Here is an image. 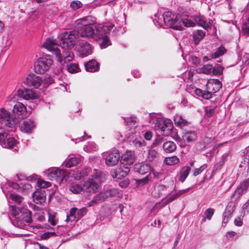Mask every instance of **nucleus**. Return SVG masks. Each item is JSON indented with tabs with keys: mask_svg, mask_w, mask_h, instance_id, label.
Masks as SVG:
<instances>
[{
	"mask_svg": "<svg viewBox=\"0 0 249 249\" xmlns=\"http://www.w3.org/2000/svg\"><path fill=\"white\" fill-rule=\"evenodd\" d=\"M79 32L76 30L71 31H65L60 34L58 38L60 40V45L63 49L61 53L58 48V42L56 39L49 37L44 42L43 46L48 51L52 52L56 56L57 60L62 63L63 60L65 63L70 62L72 60L73 53L70 51L75 44L76 39L78 38Z\"/></svg>",
	"mask_w": 249,
	"mask_h": 249,
	"instance_id": "obj_1",
	"label": "nucleus"
},
{
	"mask_svg": "<svg viewBox=\"0 0 249 249\" xmlns=\"http://www.w3.org/2000/svg\"><path fill=\"white\" fill-rule=\"evenodd\" d=\"M6 110L1 108L0 111V142H3L10 132L14 131L15 121Z\"/></svg>",
	"mask_w": 249,
	"mask_h": 249,
	"instance_id": "obj_2",
	"label": "nucleus"
},
{
	"mask_svg": "<svg viewBox=\"0 0 249 249\" xmlns=\"http://www.w3.org/2000/svg\"><path fill=\"white\" fill-rule=\"evenodd\" d=\"M163 23L165 25L177 30H182V27L179 25V15H175L169 11L162 14Z\"/></svg>",
	"mask_w": 249,
	"mask_h": 249,
	"instance_id": "obj_3",
	"label": "nucleus"
},
{
	"mask_svg": "<svg viewBox=\"0 0 249 249\" xmlns=\"http://www.w3.org/2000/svg\"><path fill=\"white\" fill-rule=\"evenodd\" d=\"M19 214L17 219L12 221V223L15 227L23 229L25 226V223L32 222L31 212L28 210L22 209Z\"/></svg>",
	"mask_w": 249,
	"mask_h": 249,
	"instance_id": "obj_4",
	"label": "nucleus"
},
{
	"mask_svg": "<svg viewBox=\"0 0 249 249\" xmlns=\"http://www.w3.org/2000/svg\"><path fill=\"white\" fill-rule=\"evenodd\" d=\"M52 64V60L50 57H41L35 64V71L38 74L44 73L49 69Z\"/></svg>",
	"mask_w": 249,
	"mask_h": 249,
	"instance_id": "obj_5",
	"label": "nucleus"
},
{
	"mask_svg": "<svg viewBox=\"0 0 249 249\" xmlns=\"http://www.w3.org/2000/svg\"><path fill=\"white\" fill-rule=\"evenodd\" d=\"M155 128L160 130L161 134L165 136H169L173 128V124L170 120L165 121L163 119H158L155 124Z\"/></svg>",
	"mask_w": 249,
	"mask_h": 249,
	"instance_id": "obj_6",
	"label": "nucleus"
},
{
	"mask_svg": "<svg viewBox=\"0 0 249 249\" xmlns=\"http://www.w3.org/2000/svg\"><path fill=\"white\" fill-rule=\"evenodd\" d=\"M120 159V155L117 149H114L107 153L106 157V164L108 166H113L117 164Z\"/></svg>",
	"mask_w": 249,
	"mask_h": 249,
	"instance_id": "obj_7",
	"label": "nucleus"
},
{
	"mask_svg": "<svg viewBox=\"0 0 249 249\" xmlns=\"http://www.w3.org/2000/svg\"><path fill=\"white\" fill-rule=\"evenodd\" d=\"M42 82L41 78L34 74H30L27 75L23 83L28 87L38 88Z\"/></svg>",
	"mask_w": 249,
	"mask_h": 249,
	"instance_id": "obj_8",
	"label": "nucleus"
},
{
	"mask_svg": "<svg viewBox=\"0 0 249 249\" xmlns=\"http://www.w3.org/2000/svg\"><path fill=\"white\" fill-rule=\"evenodd\" d=\"M87 212L86 208H82L78 209L76 208H73L71 209L69 215H67V221H73L75 219L78 220L83 217Z\"/></svg>",
	"mask_w": 249,
	"mask_h": 249,
	"instance_id": "obj_9",
	"label": "nucleus"
},
{
	"mask_svg": "<svg viewBox=\"0 0 249 249\" xmlns=\"http://www.w3.org/2000/svg\"><path fill=\"white\" fill-rule=\"evenodd\" d=\"M17 95L18 97L25 100L36 99L38 96L37 94L32 89L26 88L18 89L17 91Z\"/></svg>",
	"mask_w": 249,
	"mask_h": 249,
	"instance_id": "obj_10",
	"label": "nucleus"
},
{
	"mask_svg": "<svg viewBox=\"0 0 249 249\" xmlns=\"http://www.w3.org/2000/svg\"><path fill=\"white\" fill-rule=\"evenodd\" d=\"M130 169L129 167L124 166L116 168L113 171H111V175L113 178L121 179L126 177Z\"/></svg>",
	"mask_w": 249,
	"mask_h": 249,
	"instance_id": "obj_11",
	"label": "nucleus"
},
{
	"mask_svg": "<svg viewBox=\"0 0 249 249\" xmlns=\"http://www.w3.org/2000/svg\"><path fill=\"white\" fill-rule=\"evenodd\" d=\"M135 158L134 152L131 151H126L122 155L120 159V162L122 164L130 165L134 162Z\"/></svg>",
	"mask_w": 249,
	"mask_h": 249,
	"instance_id": "obj_12",
	"label": "nucleus"
},
{
	"mask_svg": "<svg viewBox=\"0 0 249 249\" xmlns=\"http://www.w3.org/2000/svg\"><path fill=\"white\" fill-rule=\"evenodd\" d=\"M79 46V53L81 57L87 56L92 53V47L88 42L82 41L80 43Z\"/></svg>",
	"mask_w": 249,
	"mask_h": 249,
	"instance_id": "obj_13",
	"label": "nucleus"
},
{
	"mask_svg": "<svg viewBox=\"0 0 249 249\" xmlns=\"http://www.w3.org/2000/svg\"><path fill=\"white\" fill-rule=\"evenodd\" d=\"M83 186L84 192L95 193L98 191L99 185L96 182L91 179L85 182Z\"/></svg>",
	"mask_w": 249,
	"mask_h": 249,
	"instance_id": "obj_14",
	"label": "nucleus"
},
{
	"mask_svg": "<svg viewBox=\"0 0 249 249\" xmlns=\"http://www.w3.org/2000/svg\"><path fill=\"white\" fill-rule=\"evenodd\" d=\"M46 196V194L44 189H38L33 194L34 201L36 204H41L45 202Z\"/></svg>",
	"mask_w": 249,
	"mask_h": 249,
	"instance_id": "obj_15",
	"label": "nucleus"
},
{
	"mask_svg": "<svg viewBox=\"0 0 249 249\" xmlns=\"http://www.w3.org/2000/svg\"><path fill=\"white\" fill-rule=\"evenodd\" d=\"M213 139L205 137L199 143H197L196 149L198 150L206 149L213 146Z\"/></svg>",
	"mask_w": 249,
	"mask_h": 249,
	"instance_id": "obj_16",
	"label": "nucleus"
},
{
	"mask_svg": "<svg viewBox=\"0 0 249 249\" xmlns=\"http://www.w3.org/2000/svg\"><path fill=\"white\" fill-rule=\"evenodd\" d=\"M12 111L14 114V117L15 118H19L20 116H22L25 113L26 107L22 103L18 102L15 105Z\"/></svg>",
	"mask_w": 249,
	"mask_h": 249,
	"instance_id": "obj_17",
	"label": "nucleus"
},
{
	"mask_svg": "<svg viewBox=\"0 0 249 249\" xmlns=\"http://www.w3.org/2000/svg\"><path fill=\"white\" fill-rule=\"evenodd\" d=\"M67 175V172L66 170L57 169L51 172L49 176L53 178L54 179L63 180L65 179V177Z\"/></svg>",
	"mask_w": 249,
	"mask_h": 249,
	"instance_id": "obj_18",
	"label": "nucleus"
},
{
	"mask_svg": "<svg viewBox=\"0 0 249 249\" xmlns=\"http://www.w3.org/2000/svg\"><path fill=\"white\" fill-rule=\"evenodd\" d=\"M151 170L150 166L144 162L137 163L135 165L134 170L140 174L143 175L148 173Z\"/></svg>",
	"mask_w": 249,
	"mask_h": 249,
	"instance_id": "obj_19",
	"label": "nucleus"
},
{
	"mask_svg": "<svg viewBox=\"0 0 249 249\" xmlns=\"http://www.w3.org/2000/svg\"><path fill=\"white\" fill-rule=\"evenodd\" d=\"M107 196L106 194V192H101L95 196L91 201L88 203L89 207H92L97 204L104 201L106 198H107Z\"/></svg>",
	"mask_w": 249,
	"mask_h": 249,
	"instance_id": "obj_20",
	"label": "nucleus"
},
{
	"mask_svg": "<svg viewBox=\"0 0 249 249\" xmlns=\"http://www.w3.org/2000/svg\"><path fill=\"white\" fill-rule=\"evenodd\" d=\"M78 28H81L80 35L82 37H92L93 38L94 33V28L91 26H86L81 27L79 26Z\"/></svg>",
	"mask_w": 249,
	"mask_h": 249,
	"instance_id": "obj_21",
	"label": "nucleus"
},
{
	"mask_svg": "<svg viewBox=\"0 0 249 249\" xmlns=\"http://www.w3.org/2000/svg\"><path fill=\"white\" fill-rule=\"evenodd\" d=\"M182 138L184 142H191L196 141L197 139V134L196 131L187 130L183 133Z\"/></svg>",
	"mask_w": 249,
	"mask_h": 249,
	"instance_id": "obj_22",
	"label": "nucleus"
},
{
	"mask_svg": "<svg viewBox=\"0 0 249 249\" xmlns=\"http://www.w3.org/2000/svg\"><path fill=\"white\" fill-rule=\"evenodd\" d=\"M87 71L94 72L99 70V64L95 60H91L85 64Z\"/></svg>",
	"mask_w": 249,
	"mask_h": 249,
	"instance_id": "obj_23",
	"label": "nucleus"
},
{
	"mask_svg": "<svg viewBox=\"0 0 249 249\" xmlns=\"http://www.w3.org/2000/svg\"><path fill=\"white\" fill-rule=\"evenodd\" d=\"M166 190V186L162 184H158L155 186L154 191L152 192L153 195L155 197H160L162 196H165L166 194L165 192Z\"/></svg>",
	"mask_w": 249,
	"mask_h": 249,
	"instance_id": "obj_24",
	"label": "nucleus"
},
{
	"mask_svg": "<svg viewBox=\"0 0 249 249\" xmlns=\"http://www.w3.org/2000/svg\"><path fill=\"white\" fill-rule=\"evenodd\" d=\"M35 127L34 123L31 120L23 122L20 126L21 131L26 133H30Z\"/></svg>",
	"mask_w": 249,
	"mask_h": 249,
	"instance_id": "obj_25",
	"label": "nucleus"
},
{
	"mask_svg": "<svg viewBox=\"0 0 249 249\" xmlns=\"http://www.w3.org/2000/svg\"><path fill=\"white\" fill-rule=\"evenodd\" d=\"M3 145L8 148L17 151L18 149L17 141L14 138H9L3 143Z\"/></svg>",
	"mask_w": 249,
	"mask_h": 249,
	"instance_id": "obj_26",
	"label": "nucleus"
},
{
	"mask_svg": "<svg viewBox=\"0 0 249 249\" xmlns=\"http://www.w3.org/2000/svg\"><path fill=\"white\" fill-rule=\"evenodd\" d=\"M206 35L205 31L202 30L195 31L193 33V38L195 45H197Z\"/></svg>",
	"mask_w": 249,
	"mask_h": 249,
	"instance_id": "obj_27",
	"label": "nucleus"
},
{
	"mask_svg": "<svg viewBox=\"0 0 249 249\" xmlns=\"http://www.w3.org/2000/svg\"><path fill=\"white\" fill-rule=\"evenodd\" d=\"M163 150L167 153L173 152L177 148L176 144L172 141H166L163 144Z\"/></svg>",
	"mask_w": 249,
	"mask_h": 249,
	"instance_id": "obj_28",
	"label": "nucleus"
},
{
	"mask_svg": "<svg viewBox=\"0 0 249 249\" xmlns=\"http://www.w3.org/2000/svg\"><path fill=\"white\" fill-rule=\"evenodd\" d=\"M106 173L100 170L94 169L92 173V178L97 179L100 182L104 181L106 178Z\"/></svg>",
	"mask_w": 249,
	"mask_h": 249,
	"instance_id": "obj_29",
	"label": "nucleus"
},
{
	"mask_svg": "<svg viewBox=\"0 0 249 249\" xmlns=\"http://www.w3.org/2000/svg\"><path fill=\"white\" fill-rule=\"evenodd\" d=\"M195 23H197L198 25L202 27L205 29H208L210 28V26L207 23L205 20V18L202 16H195L194 17Z\"/></svg>",
	"mask_w": 249,
	"mask_h": 249,
	"instance_id": "obj_30",
	"label": "nucleus"
},
{
	"mask_svg": "<svg viewBox=\"0 0 249 249\" xmlns=\"http://www.w3.org/2000/svg\"><path fill=\"white\" fill-rule=\"evenodd\" d=\"M174 122L175 125L179 127L182 128L188 125V122L185 119H183L181 116L176 115L174 117Z\"/></svg>",
	"mask_w": 249,
	"mask_h": 249,
	"instance_id": "obj_31",
	"label": "nucleus"
},
{
	"mask_svg": "<svg viewBox=\"0 0 249 249\" xmlns=\"http://www.w3.org/2000/svg\"><path fill=\"white\" fill-rule=\"evenodd\" d=\"M191 167L188 166L183 167L179 172V180L183 182L189 175L191 171Z\"/></svg>",
	"mask_w": 249,
	"mask_h": 249,
	"instance_id": "obj_32",
	"label": "nucleus"
},
{
	"mask_svg": "<svg viewBox=\"0 0 249 249\" xmlns=\"http://www.w3.org/2000/svg\"><path fill=\"white\" fill-rule=\"evenodd\" d=\"M195 93L197 96L207 100L210 99L212 96V94L211 92L205 90H202L199 89H196L195 90Z\"/></svg>",
	"mask_w": 249,
	"mask_h": 249,
	"instance_id": "obj_33",
	"label": "nucleus"
},
{
	"mask_svg": "<svg viewBox=\"0 0 249 249\" xmlns=\"http://www.w3.org/2000/svg\"><path fill=\"white\" fill-rule=\"evenodd\" d=\"M107 35L103 33L100 26L95 27L94 29V33L93 35V39L97 41L100 40L103 37H105Z\"/></svg>",
	"mask_w": 249,
	"mask_h": 249,
	"instance_id": "obj_34",
	"label": "nucleus"
},
{
	"mask_svg": "<svg viewBox=\"0 0 249 249\" xmlns=\"http://www.w3.org/2000/svg\"><path fill=\"white\" fill-rule=\"evenodd\" d=\"M80 161V158L75 157H72L65 162V166L67 168H71L72 166L77 165Z\"/></svg>",
	"mask_w": 249,
	"mask_h": 249,
	"instance_id": "obj_35",
	"label": "nucleus"
},
{
	"mask_svg": "<svg viewBox=\"0 0 249 249\" xmlns=\"http://www.w3.org/2000/svg\"><path fill=\"white\" fill-rule=\"evenodd\" d=\"M155 18H153V21L155 24V25L157 26H159L160 27H163L165 28L164 27L165 24L163 23V19L162 17V14H155Z\"/></svg>",
	"mask_w": 249,
	"mask_h": 249,
	"instance_id": "obj_36",
	"label": "nucleus"
},
{
	"mask_svg": "<svg viewBox=\"0 0 249 249\" xmlns=\"http://www.w3.org/2000/svg\"><path fill=\"white\" fill-rule=\"evenodd\" d=\"M69 189L73 194H78L83 191V186L76 183L72 182L70 185Z\"/></svg>",
	"mask_w": 249,
	"mask_h": 249,
	"instance_id": "obj_37",
	"label": "nucleus"
},
{
	"mask_svg": "<svg viewBox=\"0 0 249 249\" xmlns=\"http://www.w3.org/2000/svg\"><path fill=\"white\" fill-rule=\"evenodd\" d=\"M235 210V206L233 203L231 202L227 206L223 215H226V217L231 218L232 214Z\"/></svg>",
	"mask_w": 249,
	"mask_h": 249,
	"instance_id": "obj_38",
	"label": "nucleus"
},
{
	"mask_svg": "<svg viewBox=\"0 0 249 249\" xmlns=\"http://www.w3.org/2000/svg\"><path fill=\"white\" fill-rule=\"evenodd\" d=\"M229 154L225 153L221 156L220 160L214 165V169L216 170H219L222 168L225 161L227 160Z\"/></svg>",
	"mask_w": 249,
	"mask_h": 249,
	"instance_id": "obj_39",
	"label": "nucleus"
},
{
	"mask_svg": "<svg viewBox=\"0 0 249 249\" xmlns=\"http://www.w3.org/2000/svg\"><path fill=\"white\" fill-rule=\"evenodd\" d=\"M226 52V49L223 46H220L216 50L214 53L212 54V59H216L223 55Z\"/></svg>",
	"mask_w": 249,
	"mask_h": 249,
	"instance_id": "obj_40",
	"label": "nucleus"
},
{
	"mask_svg": "<svg viewBox=\"0 0 249 249\" xmlns=\"http://www.w3.org/2000/svg\"><path fill=\"white\" fill-rule=\"evenodd\" d=\"M180 22H182V24L187 27H194L196 25L195 22L193 21L191 19H188V18H185L184 17H181L180 16L179 24Z\"/></svg>",
	"mask_w": 249,
	"mask_h": 249,
	"instance_id": "obj_41",
	"label": "nucleus"
},
{
	"mask_svg": "<svg viewBox=\"0 0 249 249\" xmlns=\"http://www.w3.org/2000/svg\"><path fill=\"white\" fill-rule=\"evenodd\" d=\"M133 144L136 148H139L145 146L146 143L142 138L140 137L136 138L133 141Z\"/></svg>",
	"mask_w": 249,
	"mask_h": 249,
	"instance_id": "obj_42",
	"label": "nucleus"
},
{
	"mask_svg": "<svg viewBox=\"0 0 249 249\" xmlns=\"http://www.w3.org/2000/svg\"><path fill=\"white\" fill-rule=\"evenodd\" d=\"M224 67L219 64H216L214 67L213 66L212 73L214 75L219 76L223 73Z\"/></svg>",
	"mask_w": 249,
	"mask_h": 249,
	"instance_id": "obj_43",
	"label": "nucleus"
},
{
	"mask_svg": "<svg viewBox=\"0 0 249 249\" xmlns=\"http://www.w3.org/2000/svg\"><path fill=\"white\" fill-rule=\"evenodd\" d=\"M213 65L211 64H206L204 65L200 69L199 72L206 74H210L212 73Z\"/></svg>",
	"mask_w": 249,
	"mask_h": 249,
	"instance_id": "obj_44",
	"label": "nucleus"
},
{
	"mask_svg": "<svg viewBox=\"0 0 249 249\" xmlns=\"http://www.w3.org/2000/svg\"><path fill=\"white\" fill-rule=\"evenodd\" d=\"M165 162L167 165H174L179 162V159L177 156L168 157L165 159Z\"/></svg>",
	"mask_w": 249,
	"mask_h": 249,
	"instance_id": "obj_45",
	"label": "nucleus"
},
{
	"mask_svg": "<svg viewBox=\"0 0 249 249\" xmlns=\"http://www.w3.org/2000/svg\"><path fill=\"white\" fill-rule=\"evenodd\" d=\"M159 157V154L157 151L154 149H150L148 152V160L149 161L156 160Z\"/></svg>",
	"mask_w": 249,
	"mask_h": 249,
	"instance_id": "obj_46",
	"label": "nucleus"
},
{
	"mask_svg": "<svg viewBox=\"0 0 249 249\" xmlns=\"http://www.w3.org/2000/svg\"><path fill=\"white\" fill-rule=\"evenodd\" d=\"M150 178H149V175H147L145 177L143 178L137 179L136 180V184L137 187L143 186L148 183Z\"/></svg>",
	"mask_w": 249,
	"mask_h": 249,
	"instance_id": "obj_47",
	"label": "nucleus"
},
{
	"mask_svg": "<svg viewBox=\"0 0 249 249\" xmlns=\"http://www.w3.org/2000/svg\"><path fill=\"white\" fill-rule=\"evenodd\" d=\"M68 70L70 73H76L79 71V68L78 65L75 63H71L67 66Z\"/></svg>",
	"mask_w": 249,
	"mask_h": 249,
	"instance_id": "obj_48",
	"label": "nucleus"
},
{
	"mask_svg": "<svg viewBox=\"0 0 249 249\" xmlns=\"http://www.w3.org/2000/svg\"><path fill=\"white\" fill-rule=\"evenodd\" d=\"M213 86V90L216 92L220 90L222 88V83L218 79H214L212 83Z\"/></svg>",
	"mask_w": 249,
	"mask_h": 249,
	"instance_id": "obj_49",
	"label": "nucleus"
},
{
	"mask_svg": "<svg viewBox=\"0 0 249 249\" xmlns=\"http://www.w3.org/2000/svg\"><path fill=\"white\" fill-rule=\"evenodd\" d=\"M214 210L213 208H208L207 209L204 213V214L206 216V217H204L203 219V221H205L206 218H207L209 220H211L213 215L214 214Z\"/></svg>",
	"mask_w": 249,
	"mask_h": 249,
	"instance_id": "obj_50",
	"label": "nucleus"
},
{
	"mask_svg": "<svg viewBox=\"0 0 249 249\" xmlns=\"http://www.w3.org/2000/svg\"><path fill=\"white\" fill-rule=\"evenodd\" d=\"M125 123L127 125H129L130 126V128H131L132 127L135 128L137 127V124L135 117H130L129 118H127L125 120Z\"/></svg>",
	"mask_w": 249,
	"mask_h": 249,
	"instance_id": "obj_51",
	"label": "nucleus"
},
{
	"mask_svg": "<svg viewBox=\"0 0 249 249\" xmlns=\"http://www.w3.org/2000/svg\"><path fill=\"white\" fill-rule=\"evenodd\" d=\"M105 192L107 197L116 196L119 193V190L116 188H112Z\"/></svg>",
	"mask_w": 249,
	"mask_h": 249,
	"instance_id": "obj_52",
	"label": "nucleus"
},
{
	"mask_svg": "<svg viewBox=\"0 0 249 249\" xmlns=\"http://www.w3.org/2000/svg\"><path fill=\"white\" fill-rule=\"evenodd\" d=\"M86 172L84 171H77L72 174V177L76 180H80L82 177L85 176Z\"/></svg>",
	"mask_w": 249,
	"mask_h": 249,
	"instance_id": "obj_53",
	"label": "nucleus"
},
{
	"mask_svg": "<svg viewBox=\"0 0 249 249\" xmlns=\"http://www.w3.org/2000/svg\"><path fill=\"white\" fill-rule=\"evenodd\" d=\"M101 40L102 41L100 43V45L102 49L106 48L111 44L110 41L107 36L105 37H103Z\"/></svg>",
	"mask_w": 249,
	"mask_h": 249,
	"instance_id": "obj_54",
	"label": "nucleus"
},
{
	"mask_svg": "<svg viewBox=\"0 0 249 249\" xmlns=\"http://www.w3.org/2000/svg\"><path fill=\"white\" fill-rule=\"evenodd\" d=\"M37 183L41 189L48 188L51 185L50 182L44 181L42 179H38Z\"/></svg>",
	"mask_w": 249,
	"mask_h": 249,
	"instance_id": "obj_55",
	"label": "nucleus"
},
{
	"mask_svg": "<svg viewBox=\"0 0 249 249\" xmlns=\"http://www.w3.org/2000/svg\"><path fill=\"white\" fill-rule=\"evenodd\" d=\"M207 167V164H204L202 166H201L199 168H196L193 171V175L194 176H196L199 174H201L204 170H205Z\"/></svg>",
	"mask_w": 249,
	"mask_h": 249,
	"instance_id": "obj_56",
	"label": "nucleus"
},
{
	"mask_svg": "<svg viewBox=\"0 0 249 249\" xmlns=\"http://www.w3.org/2000/svg\"><path fill=\"white\" fill-rule=\"evenodd\" d=\"M10 198L16 203L20 204L23 200V198L17 194H11L10 195Z\"/></svg>",
	"mask_w": 249,
	"mask_h": 249,
	"instance_id": "obj_57",
	"label": "nucleus"
},
{
	"mask_svg": "<svg viewBox=\"0 0 249 249\" xmlns=\"http://www.w3.org/2000/svg\"><path fill=\"white\" fill-rule=\"evenodd\" d=\"M70 6L73 10H77L82 7V3L80 1L73 0L71 3Z\"/></svg>",
	"mask_w": 249,
	"mask_h": 249,
	"instance_id": "obj_58",
	"label": "nucleus"
},
{
	"mask_svg": "<svg viewBox=\"0 0 249 249\" xmlns=\"http://www.w3.org/2000/svg\"><path fill=\"white\" fill-rule=\"evenodd\" d=\"M244 191L240 188V187L238 186L231 197L233 198L237 199L242 195Z\"/></svg>",
	"mask_w": 249,
	"mask_h": 249,
	"instance_id": "obj_59",
	"label": "nucleus"
},
{
	"mask_svg": "<svg viewBox=\"0 0 249 249\" xmlns=\"http://www.w3.org/2000/svg\"><path fill=\"white\" fill-rule=\"evenodd\" d=\"M22 209H19L16 206H12V215L15 217V219H17V217L19 215V213L21 212Z\"/></svg>",
	"mask_w": 249,
	"mask_h": 249,
	"instance_id": "obj_60",
	"label": "nucleus"
},
{
	"mask_svg": "<svg viewBox=\"0 0 249 249\" xmlns=\"http://www.w3.org/2000/svg\"><path fill=\"white\" fill-rule=\"evenodd\" d=\"M242 32L243 35L249 36V24L247 22L244 23L242 26Z\"/></svg>",
	"mask_w": 249,
	"mask_h": 249,
	"instance_id": "obj_61",
	"label": "nucleus"
},
{
	"mask_svg": "<svg viewBox=\"0 0 249 249\" xmlns=\"http://www.w3.org/2000/svg\"><path fill=\"white\" fill-rule=\"evenodd\" d=\"M113 27L114 25L113 24H110V25H104L100 27L102 28L103 33L107 35V34L110 32Z\"/></svg>",
	"mask_w": 249,
	"mask_h": 249,
	"instance_id": "obj_62",
	"label": "nucleus"
},
{
	"mask_svg": "<svg viewBox=\"0 0 249 249\" xmlns=\"http://www.w3.org/2000/svg\"><path fill=\"white\" fill-rule=\"evenodd\" d=\"M163 142V139L160 137V136H158L157 137L156 139L154 140V142H153L152 144V147H155L157 145H159L160 144H161Z\"/></svg>",
	"mask_w": 249,
	"mask_h": 249,
	"instance_id": "obj_63",
	"label": "nucleus"
},
{
	"mask_svg": "<svg viewBox=\"0 0 249 249\" xmlns=\"http://www.w3.org/2000/svg\"><path fill=\"white\" fill-rule=\"evenodd\" d=\"M249 186V178L247 180H245L243 182L241 183L239 186L240 187V188H241L244 191H245L248 189Z\"/></svg>",
	"mask_w": 249,
	"mask_h": 249,
	"instance_id": "obj_64",
	"label": "nucleus"
}]
</instances>
